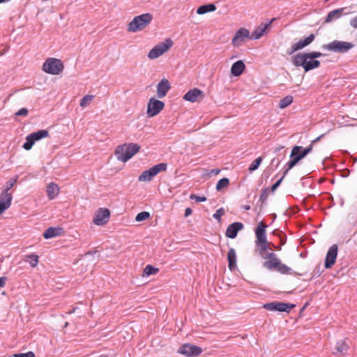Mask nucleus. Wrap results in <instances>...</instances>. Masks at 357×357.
Masks as SVG:
<instances>
[{"mask_svg": "<svg viewBox=\"0 0 357 357\" xmlns=\"http://www.w3.org/2000/svg\"><path fill=\"white\" fill-rule=\"evenodd\" d=\"M140 150V146L137 144L130 143L119 145L115 150L116 158L121 162H127Z\"/></svg>", "mask_w": 357, "mask_h": 357, "instance_id": "f257e3e1", "label": "nucleus"}, {"mask_svg": "<svg viewBox=\"0 0 357 357\" xmlns=\"http://www.w3.org/2000/svg\"><path fill=\"white\" fill-rule=\"evenodd\" d=\"M310 59L304 53H298L291 58L292 63L296 67H303L305 72L317 68L320 66V61L318 60Z\"/></svg>", "mask_w": 357, "mask_h": 357, "instance_id": "f03ea898", "label": "nucleus"}, {"mask_svg": "<svg viewBox=\"0 0 357 357\" xmlns=\"http://www.w3.org/2000/svg\"><path fill=\"white\" fill-rule=\"evenodd\" d=\"M153 16L150 13H144L135 17L128 25V31L137 32L145 29L152 21Z\"/></svg>", "mask_w": 357, "mask_h": 357, "instance_id": "7ed1b4c3", "label": "nucleus"}, {"mask_svg": "<svg viewBox=\"0 0 357 357\" xmlns=\"http://www.w3.org/2000/svg\"><path fill=\"white\" fill-rule=\"evenodd\" d=\"M354 47V45L352 43L337 40L322 45V48L325 50L340 54L348 52Z\"/></svg>", "mask_w": 357, "mask_h": 357, "instance_id": "20e7f679", "label": "nucleus"}, {"mask_svg": "<svg viewBox=\"0 0 357 357\" xmlns=\"http://www.w3.org/2000/svg\"><path fill=\"white\" fill-rule=\"evenodd\" d=\"M43 70L48 74L59 75L63 70V64L60 59L49 58L44 62Z\"/></svg>", "mask_w": 357, "mask_h": 357, "instance_id": "39448f33", "label": "nucleus"}, {"mask_svg": "<svg viewBox=\"0 0 357 357\" xmlns=\"http://www.w3.org/2000/svg\"><path fill=\"white\" fill-rule=\"evenodd\" d=\"M173 45V42L170 38L165 39L164 42L158 44L153 47L148 54L150 59H155L160 56L167 52Z\"/></svg>", "mask_w": 357, "mask_h": 357, "instance_id": "423d86ee", "label": "nucleus"}, {"mask_svg": "<svg viewBox=\"0 0 357 357\" xmlns=\"http://www.w3.org/2000/svg\"><path fill=\"white\" fill-rule=\"evenodd\" d=\"M48 135L49 132L47 130H40L32 132L26 136V142L23 144V148L25 150H30L34 144L35 142L47 137Z\"/></svg>", "mask_w": 357, "mask_h": 357, "instance_id": "0eeeda50", "label": "nucleus"}, {"mask_svg": "<svg viewBox=\"0 0 357 357\" xmlns=\"http://www.w3.org/2000/svg\"><path fill=\"white\" fill-rule=\"evenodd\" d=\"M295 306L294 304L275 301L265 303L263 307L268 311L289 312Z\"/></svg>", "mask_w": 357, "mask_h": 357, "instance_id": "6e6552de", "label": "nucleus"}, {"mask_svg": "<svg viewBox=\"0 0 357 357\" xmlns=\"http://www.w3.org/2000/svg\"><path fill=\"white\" fill-rule=\"evenodd\" d=\"M202 348L192 344H182L178 349V353L187 357H195L202 353Z\"/></svg>", "mask_w": 357, "mask_h": 357, "instance_id": "1a4fd4ad", "label": "nucleus"}, {"mask_svg": "<svg viewBox=\"0 0 357 357\" xmlns=\"http://www.w3.org/2000/svg\"><path fill=\"white\" fill-rule=\"evenodd\" d=\"M165 107V103L154 98H151L148 105L146 114L149 117H153L160 112Z\"/></svg>", "mask_w": 357, "mask_h": 357, "instance_id": "9d476101", "label": "nucleus"}, {"mask_svg": "<svg viewBox=\"0 0 357 357\" xmlns=\"http://www.w3.org/2000/svg\"><path fill=\"white\" fill-rule=\"evenodd\" d=\"M109 211L105 208H100L94 215L93 222L96 225L102 226L109 221Z\"/></svg>", "mask_w": 357, "mask_h": 357, "instance_id": "9b49d317", "label": "nucleus"}, {"mask_svg": "<svg viewBox=\"0 0 357 357\" xmlns=\"http://www.w3.org/2000/svg\"><path fill=\"white\" fill-rule=\"evenodd\" d=\"M315 38V36L313 33L309 35L307 38L303 40H301L298 42L294 43L291 45V47L287 50V53L289 55L294 54V52L302 50L305 47L308 45H310Z\"/></svg>", "mask_w": 357, "mask_h": 357, "instance_id": "f8f14e48", "label": "nucleus"}, {"mask_svg": "<svg viewBox=\"0 0 357 357\" xmlns=\"http://www.w3.org/2000/svg\"><path fill=\"white\" fill-rule=\"evenodd\" d=\"M248 38H250L249 31L245 28H241L236 32L231 41L232 45L234 47H239L244 40Z\"/></svg>", "mask_w": 357, "mask_h": 357, "instance_id": "ddd939ff", "label": "nucleus"}, {"mask_svg": "<svg viewBox=\"0 0 357 357\" xmlns=\"http://www.w3.org/2000/svg\"><path fill=\"white\" fill-rule=\"evenodd\" d=\"M338 247L336 244H333L328 249L325 259V268H330L335 262L337 255Z\"/></svg>", "mask_w": 357, "mask_h": 357, "instance_id": "4468645a", "label": "nucleus"}, {"mask_svg": "<svg viewBox=\"0 0 357 357\" xmlns=\"http://www.w3.org/2000/svg\"><path fill=\"white\" fill-rule=\"evenodd\" d=\"M204 98V92L197 88L189 90L183 96L184 100L191 102L199 101V100H202Z\"/></svg>", "mask_w": 357, "mask_h": 357, "instance_id": "2eb2a0df", "label": "nucleus"}, {"mask_svg": "<svg viewBox=\"0 0 357 357\" xmlns=\"http://www.w3.org/2000/svg\"><path fill=\"white\" fill-rule=\"evenodd\" d=\"M243 224L240 222H235L228 226L226 230L225 235L229 238H234L236 237L239 231L243 229Z\"/></svg>", "mask_w": 357, "mask_h": 357, "instance_id": "dca6fc26", "label": "nucleus"}, {"mask_svg": "<svg viewBox=\"0 0 357 357\" xmlns=\"http://www.w3.org/2000/svg\"><path fill=\"white\" fill-rule=\"evenodd\" d=\"M170 88L171 85L167 79H162L157 85L158 98H162L166 96Z\"/></svg>", "mask_w": 357, "mask_h": 357, "instance_id": "f3484780", "label": "nucleus"}, {"mask_svg": "<svg viewBox=\"0 0 357 357\" xmlns=\"http://www.w3.org/2000/svg\"><path fill=\"white\" fill-rule=\"evenodd\" d=\"M12 199L11 193L1 192L0 196V214L10 208Z\"/></svg>", "mask_w": 357, "mask_h": 357, "instance_id": "a211bd4d", "label": "nucleus"}, {"mask_svg": "<svg viewBox=\"0 0 357 357\" xmlns=\"http://www.w3.org/2000/svg\"><path fill=\"white\" fill-rule=\"evenodd\" d=\"M267 226L261 221L260 222L257 227L255 230V235L257 237V243H264L267 241L266 240V228Z\"/></svg>", "mask_w": 357, "mask_h": 357, "instance_id": "6ab92c4d", "label": "nucleus"}, {"mask_svg": "<svg viewBox=\"0 0 357 357\" xmlns=\"http://www.w3.org/2000/svg\"><path fill=\"white\" fill-rule=\"evenodd\" d=\"M273 20H274L273 19L269 23L266 24H261L252 32L250 38L252 40H257L260 38L265 33L266 29L271 26V24Z\"/></svg>", "mask_w": 357, "mask_h": 357, "instance_id": "aec40b11", "label": "nucleus"}, {"mask_svg": "<svg viewBox=\"0 0 357 357\" xmlns=\"http://www.w3.org/2000/svg\"><path fill=\"white\" fill-rule=\"evenodd\" d=\"M347 9V8H341L329 12L325 19V22H331L335 20H337L340 18L342 14H349V12H344Z\"/></svg>", "mask_w": 357, "mask_h": 357, "instance_id": "412c9836", "label": "nucleus"}, {"mask_svg": "<svg viewBox=\"0 0 357 357\" xmlns=\"http://www.w3.org/2000/svg\"><path fill=\"white\" fill-rule=\"evenodd\" d=\"M63 232L62 228L60 227H49L43 233V237L45 239L52 238L56 236H61Z\"/></svg>", "mask_w": 357, "mask_h": 357, "instance_id": "4be33fe9", "label": "nucleus"}, {"mask_svg": "<svg viewBox=\"0 0 357 357\" xmlns=\"http://www.w3.org/2000/svg\"><path fill=\"white\" fill-rule=\"evenodd\" d=\"M245 66L243 61L234 62L231 68V73L236 77L240 76L244 71Z\"/></svg>", "mask_w": 357, "mask_h": 357, "instance_id": "5701e85b", "label": "nucleus"}, {"mask_svg": "<svg viewBox=\"0 0 357 357\" xmlns=\"http://www.w3.org/2000/svg\"><path fill=\"white\" fill-rule=\"evenodd\" d=\"M46 192L48 198L52 200L58 195L59 188L57 184L52 182L47 185Z\"/></svg>", "mask_w": 357, "mask_h": 357, "instance_id": "b1692460", "label": "nucleus"}, {"mask_svg": "<svg viewBox=\"0 0 357 357\" xmlns=\"http://www.w3.org/2000/svg\"><path fill=\"white\" fill-rule=\"evenodd\" d=\"M228 267L232 271L236 267V254L234 248H230L227 253Z\"/></svg>", "mask_w": 357, "mask_h": 357, "instance_id": "393cba45", "label": "nucleus"}, {"mask_svg": "<svg viewBox=\"0 0 357 357\" xmlns=\"http://www.w3.org/2000/svg\"><path fill=\"white\" fill-rule=\"evenodd\" d=\"M280 262V259L276 257L275 259H272V260H266L264 261L263 266L269 271H273L277 269Z\"/></svg>", "mask_w": 357, "mask_h": 357, "instance_id": "a878e982", "label": "nucleus"}, {"mask_svg": "<svg viewBox=\"0 0 357 357\" xmlns=\"http://www.w3.org/2000/svg\"><path fill=\"white\" fill-rule=\"evenodd\" d=\"M349 349V346L346 344L344 340H340L336 342L333 351L334 354H343Z\"/></svg>", "mask_w": 357, "mask_h": 357, "instance_id": "bb28decb", "label": "nucleus"}, {"mask_svg": "<svg viewBox=\"0 0 357 357\" xmlns=\"http://www.w3.org/2000/svg\"><path fill=\"white\" fill-rule=\"evenodd\" d=\"M216 10V6L213 3H208L199 6L197 10L198 15H203L209 12H213Z\"/></svg>", "mask_w": 357, "mask_h": 357, "instance_id": "cd10ccee", "label": "nucleus"}, {"mask_svg": "<svg viewBox=\"0 0 357 357\" xmlns=\"http://www.w3.org/2000/svg\"><path fill=\"white\" fill-rule=\"evenodd\" d=\"M155 176L153 175V172L151 169H149L148 170L144 171L139 176L138 180L139 181L148 182L151 181Z\"/></svg>", "mask_w": 357, "mask_h": 357, "instance_id": "c85d7f7f", "label": "nucleus"}, {"mask_svg": "<svg viewBox=\"0 0 357 357\" xmlns=\"http://www.w3.org/2000/svg\"><path fill=\"white\" fill-rule=\"evenodd\" d=\"M303 147L300 146H295L291 150L290 156H296L300 161L304 158L306 155L302 152Z\"/></svg>", "mask_w": 357, "mask_h": 357, "instance_id": "c756f323", "label": "nucleus"}, {"mask_svg": "<svg viewBox=\"0 0 357 357\" xmlns=\"http://www.w3.org/2000/svg\"><path fill=\"white\" fill-rule=\"evenodd\" d=\"M291 158V160H289L286 165L284 166V176H285L288 172L292 169L294 166L297 165V163L299 162L298 158L296 156H290Z\"/></svg>", "mask_w": 357, "mask_h": 357, "instance_id": "7c9ffc66", "label": "nucleus"}, {"mask_svg": "<svg viewBox=\"0 0 357 357\" xmlns=\"http://www.w3.org/2000/svg\"><path fill=\"white\" fill-rule=\"evenodd\" d=\"M167 165L166 163L161 162L154 165L153 167H151V169L153 172V175L156 176L160 172L165 171L167 169Z\"/></svg>", "mask_w": 357, "mask_h": 357, "instance_id": "2f4dec72", "label": "nucleus"}, {"mask_svg": "<svg viewBox=\"0 0 357 357\" xmlns=\"http://www.w3.org/2000/svg\"><path fill=\"white\" fill-rule=\"evenodd\" d=\"M292 102H293V97L291 96H287L284 97V98H282V100H280V103H279V107L281 109H284V108L287 107V106H289V105H291Z\"/></svg>", "mask_w": 357, "mask_h": 357, "instance_id": "473e14b6", "label": "nucleus"}, {"mask_svg": "<svg viewBox=\"0 0 357 357\" xmlns=\"http://www.w3.org/2000/svg\"><path fill=\"white\" fill-rule=\"evenodd\" d=\"M229 184V180L227 178H222L218 181L216 184L217 191H221L223 188L227 187Z\"/></svg>", "mask_w": 357, "mask_h": 357, "instance_id": "72a5a7b5", "label": "nucleus"}, {"mask_svg": "<svg viewBox=\"0 0 357 357\" xmlns=\"http://www.w3.org/2000/svg\"><path fill=\"white\" fill-rule=\"evenodd\" d=\"M278 272L282 273V274H292L293 272L291 269V268L288 267L284 264H282V262L280 263V265L278 266L277 269L275 270Z\"/></svg>", "mask_w": 357, "mask_h": 357, "instance_id": "f704fd0d", "label": "nucleus"}, {"mask_svg": "<svg viewBox=\"0 0 357 357\" xmlns=\"http://www.w3.org/2000/svg\"><path fill=\"white\" fill-rule=\"evenodd\" d=\"M158 268L153 267L151 265H147L143 271V276H149L158 273Z\"/></svg>", "mask_w": 357, "mask_h": 357, "instance_id": "c9c22d12", "label": "nucleus"}, {"mask_svg": "<svg viewBox=\"0 0 357 357\" xmlns=\"http://www.w3.org/2000/svg\"><path fill=\"white\" fill-rule=\"evenodd\" d=\"M17 181V176H15V178H12L10 180H8L6 183L4 190H3V191L2 192L10 193L9 190L16 183Z\"/></svg>", "mask_w": 357, "mask_h": 357, "instance_id": "e433bc0d", "label": "nucleus"}, {"mask_svg": "<svg viewBox=\"0 0 357 357\" xmlns=\"http://www.w3.org/2000/svg\"><path fill=\"white\" fill-rule=\"evenodd\" d=\"M94 96L93 95H86L84 96L80 101V107H86L93 100Z\"/></svg>", "mask_w": 357, "mask_h": 357, "instance_id": "4c0bfd02", "label": "nucleus"}, {"mask_svg": "<svg viewBox=\"0 0 357 357\" xmlns=\"http://www.w3.org/2000/svg\"><path fill=\"white\" fill-rule=\"evenodd\" d=\"M150 217V213L147 211H142V212H140L139 213L136 217H135V220L137 222H142V221H144L148 218H149Z\"/></svg>", "mask_w": 357, "mask_h": 357, "instance_id": "58836bf2", "label": "nucleus"}, {"mask_svg": "<svg viewBox=\"0 0 357 357\" xmlns=\"http://www.w3.org/2000/svg\"><path fill=\"white\" fill-rule=\"evenodd\" d=\"M262 161V158L261 157H259L257 158H256L252 162V164L250 165L249 167V170L250 172H253L256 169H258L259 166L260 165L261 162Z\"/></svg>", "mask_w": 357, "mask_h": 357, "instance_id": "ea45409f", "label": "nucleus"}, {"mask_svg": "<svg viewBox=\"0 0 357 357\" xmlns=\"http://www.w3.org/2000/svg\"><path fill=\"white\" fill-rule=\"evenodd\" d=\"M30 259L29 264L32 267H36L38 263V256L35 254H31L26 256Z\"/></svg>", "mask_w": 357, "mask_h": 357, "instance_id": "a19ab883", "label": "nucleus"}, {"mask_svg": "<svg viewBox=\"0 0 357 357\" xmlns=\"http://www.w3.org/2000/svg\"><path fill=\"white\" fill-rule=\"evenodd\" d=\"M304 54H306V56L309 57L310 59H314V60H316L315 59L319 58L323 55L322 53H321L319 52H307V53H304Z\"/></svg>", "mask_w": 357, "mask_h": 357, "instance_id": "79ce46f5", "label": "nucleus"}, {"mask_svg": "<svg viewBox=\"0 0 357 357\" xmlns=\"http://www.w3.org/2000/svg\"><path fill=\"white\" fill-rule=\"evenodd\" d=\"M225 214V210L222 208L218 209L215 213L213 215V218L215 220L220 221L221 216Z\"/></svg>", "mask_w": 357, "mask_h": 357, "instance_id": "37998d69", "label": "nucleus"}, {"mask_svg": "<svg viewBox=\"0 0 357 357\" xmlns=\"http://www.w3.org/2000/svg\"><path fill=\"white\" fill-rule=\"evenodd\" d=\"M190 199H194V200H195L197 202H202L206 201V197H204V196L201 197V196L196 195L195 194L190 195Z\"/></svg>", "mask_w": 357, "mask_h": 357, "instance_id": "c03bdc74", "label": "nucleus"}, {"mask_svg": "<svg viewBox=\"0 0 357 357\" xmlns=\"http://www.w3.org/2000/svg\"><path fill=\"white\" fill-rule=\"evenodd\" d=\"M268 198V188H265L262 190L261 195H260V197H259V200L264 203L266 201Z\"/></svg>", "mask_w": 357, "mask_h": 357, "instance_id": "a18cd8bd", "label": "nucleus"}, {"mask_svg": "<svg viewBox=\"0 0 357 357\" xmlns=\"http://www.w3.org/2000/svg\"><path fill=\"white\" fill-rule=\"evenodd\" d=\"M14 357H36L35 354L32 351H29L24 354H15L13 355Z\"/></svg>", "mask_w": 357, "mask_h": 357, "instance_id": "49530a36", "label": "nucleus"}, {"mask_svg": "<svg viewBox=\"0 0 357 357\" xmlns=\"http://www.w3.org/2000/svg\"><path fill=\"white\" fill-rule=\"evenodd\" d=\"M285 176H282L277 182H275L271 187V192H274L276 189L280 186L282 181L283 180V178H284Z\"/></svg>", "mask_w": 357, "mask_h": 357, "instance_id": "de8ad7c7", "label": "nucleus"}, {"mask_svg": "<svg viewBox=\"0 0 357 357\" xmlns=\"http://www.w3.org/2000/svg\"><path fill=\"white\" fill-rule=\"evenodd\" d=\"M256 245L259 248L261 252H264L268 248V242L264 243H257Z\"/></svg>", "mask_w": 357, "mask_h": 357, "instance_id": "09e8293b", "label": "nucleus"}, {"mask_svg": "<svg viewBox=\"0 0 357 357\" xmlns=\"http://www.w3.org/2000/svg\"><path fill=\"white\" fill-rule=\"evenodd\" d=\"M349 24L354 29H357V15L350 20Z\"/></svg>", "mask_w": 357, "mask_h": 357, "instance_id": "8fccbe9b", "label": "nucleus"}, {"mask_svg": "<svg viewBox=\"0 0 357 357\" xmlns=\"http://www.w3.org/2000/svg\"><path fill=\"white\" fill-rule=\"evenodd\" d=\"M28 114V109L26 108H22L16 112V116H26Z\"/></svg>", "mask_w": 357, "mask_h": 357, "instance_id": "3c124183", "label": "nucleus"}, {"mask_svg": "<svg viewBox=\"0 0 357 357\" xmlns=\"http://www.w3.org/2000/svg\"><path fill=\"white\" fill-rule=\"evenodd\" d=\"M312 149H313V145L312 144H310L307 147H306L305 149H302V152L305 155H307L308 153H310L312 151Z\"/></svg>", "mask_w": 357, "mask_h": 357, "instance_id": "603ef678", "label": "nucleus"}, {"mask_svg": "<svg viewBox=\"0 0 357 357\" xmlns=\"http://www.w3.org/2000/svg\"><path fill=\"white\" fill-rule=\"evenodd\" d=\"M276 257V255L274 252H268L265 257H264V258L267 260H272V259H275Z\"/></svg>", "mask_w": 357, "mask_h": 357, "instance_id": "864d4df0", "label": "nucleus"}, {"mask_svg": "<svg viewBox=\"0 0 357 357\" xmlns=\"http://www.w3.org/2000/svg\"><path fill=\"white\" fill-rule=\"evenodd\" d=\"M281 162V160L280 159H277L276 158H274L272 160H271V165H275V167H278L280 165Z\"/></svg>", "mask_w": 357, "mask_h": 357, "instance_id": "5fc2aeb1", "label": "nucleus"}, {"mask_svg": "<svg viewBox=\"0 0 357 357\" xmlns=\"http://www.w3.org/2000/svg\"><path fill=\"white\" fill-rule=\"evenodd\" d=\"M8 278L6 277H0V287H3Z\"/></svg>", "mask_w": 357, "mask_h": 357, "instance_id": "6e6d98bb", "label": "nucleus"}, {"mask_svg": "<svg viewBox=\"0 0 357 357\" xmlns=\"http://www.w3.org/2000/svg\"><path fill=\"white\" fill-rule=\"evenodd\" d=\"M192 213V211L190 208H185V217H188L189 215H190Z\"/></svg>", "mask_w": 357, "mask_h": 357, "instance_id": "4d7b16f0", "label": "nucleus"}, {"mask_svg": "<svg viewBox=\"0 0 357 357\" xmlns=\"http://www.w3.org/2000/svg\"><path fill=\"white\" fill-rule=\"evenodd\" d=\"M220 172V169H213L210 172V174L212 175H218Z\"/></svg>", "mask_w": 357, "mask_h": 357, "instance_id": "13d9d810", "label": "nucleus"}, {"mask_svg": "<svg viewBox=\"0 0 357 357\" xmlns=\"http://www.w3.org/2000/svg\"><path fill=\"white\" fill-rule=\"evenodd\" d=\"M323 136H324V135H321L319 136V137H317L315 139L312 140V141L311 142V143H310V144H312V145H314V144L315 142H317L319 141V140H320V139H321V137H323Z\"/></svg>", "mask_w": 357, "mask_h": 357, "instance_id": "bf43d9fd", "label": "nucleus"}, {"mask_svg": "<svg viewBox=\"0 0 357 357\" xmlns=\"http://www.w3.org/2000/svg\"><path fill=\"white\" fill-rule=\"evenodd\" d=\"M285 152L286 151H284L282 154H279L278 157H277L276 158L282 160L285 158Z\"/></svg>", "mask_w": 357, "mask_h": 357, "instance_id": "052dcab7", "label": "nucleus"}, {"mask_svg": "<svg viewBox=\"0 0 357 357\" xmlns=\"http://www.w3.org/2000/svg\"><path fill=\"white\" fill-rule=\"evenodd\" d=\"M284 149V146H278L275 149V152H279L280 151H281L282 149Z\"/></svg>", "mask_w": 357, "mask_h": 357, "instance_id": "680f3d73", "label": "nucleus"}, {"mask_svg": "<svg viewBox=\"0 0 357 357\" xmlns=\"http://www.w3.org/2000/svg\"><path fill=\"white\" fill-rule=\"evenodd\" d=\"M243 208H244L245 210L248 211V210H250V206H248V205H246V206H243Z\"/></svg>", "mask_w": 357, "mask_h": 357, "instance_id": "e2e57ef3", "label": "nucleus"}, {"mask_svg": "<svg viewBox=\"0 0 357 357\" xmlns=\"http://www.w3.org/2000/svg\"><path fill=\"white\" fill-rule=\"evenodd\" d=\"M77 307H74L72 310H70L68 314H72V313H74L76 310Z\"/></svg>", "mask_w": 357, "mask_h": 357, "instance_id": "0e129e2a", "label": "nucleus"}, {"mask_svg": "<svg viewBox=\"0 0 357 357\" xmlns=\"http://www.w3.org/2000/svg\"><path fill=\"white\" fill-rule=\"evenodd\" d=\"M98 357H108V356H106V355H103V354H102V355H100Z\"/></svg>", "mask_w": 357, "mask_h": 357, "instance_id": "69168bd1", "label": "nucleus"}, {"mask_svg": "<svg viewBox=\"0 0 357 357\" xmlns=\"http://www.w3.org/2000/svg\"><path fill=\"white\" fill-rule=\"evenodd\" d=\"M91 254H92V252H88L87 253L85 254V255L86 256V255H91Z\"/></svg>", "mask_w": 357, "mask_h": 357, "instance_id": "338daca9", "label": "nucleus"}, {"mask_svg": "<svg viewBox=\"0 0 357 357\" xmlns=\"http://www.w3.org/2000/svg\"><path fill=\"white\" fill-rule=\"evenodd\" d=\"M68 325V322H66V323L65 324L64 327H66Z\"/></svg>", "mask_w": 357, "mask_h": 357, "instance_id": "774afa93", "label": "nucleus"}]
</instances>
